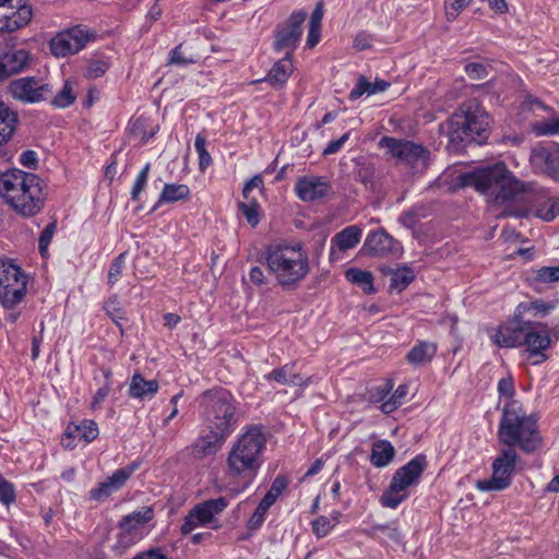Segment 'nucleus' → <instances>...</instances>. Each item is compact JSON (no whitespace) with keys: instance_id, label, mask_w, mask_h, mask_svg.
Instances as JSON below:
<instances>
[{"instance_id":"obj_1","label":"nucleus","mask_w":559,"mask_h":559,"mask_svg":"<svg viewBox=\"0 0 559 559\" xmlns=\"http://www.w3.org/2000/svg\"><path fill=\"white\" fill-rule=\"evenodd\" d=\"M463 187H473L491 207L501 209L497 216L527 217L533 210L545 222L559 215V199L534 182L520 180L503 163L480 167L460 175Z\"/></svg>"},{"instance_id":"obj_2","label":"nucleus","mask_w":559,"mask_h":559,"mask_svg":"<svg viewBox=\"0 0 559 559\" xmlns=\"http://www.w3.org/2000/svg\"><path fill=\"white\" fill-rule=\"evenodd\" d=\"M266 435L260 425H250L242 429L227 454L226 475L242 484V491L255 478L263 464V451L266 447Z\"/></svg>"},{"instance_id":"obj_3","label":"nucleus","mask_w":559,"mask_h":559,"mask_svg":"<svg viewBox=\"0 0 559 559\" xmlns=\"http://www.w3.org/2000/svg\"><path fill=\"white\" fill-rule=\"evenodd\" d=\"M0 197L24 217L39 213L45 202L40 178L15 168L0 175Z\"/></svg>"},{"instance_id":"obj_4","label":"nucleus","mask_w":559,"mask_h":559,"mask_svg":"<svg viewBox=\"0 0 559 559\" xmlns=\"http://www.w3.org/2000/svg\"><path fill=\"white\" fill-rule=\"evenodd\" d=\"M498 440L507 448L519 447L525 453L535 452L543 443L536 419L527 415L516 400L509 401L502 408Z\"/></svg>"},{"instance_id":"obj_5","label":"nucleus","mask_w":559,"mask_h":559,"mask_svg":"<svg viewBox=\"0 0 559 559\" xmlns=\"http://www.w3.org/2000/svg\"><path fill=\"white\" fill-rule=\"evenodd\" d=\"M265 261L283 288L295 287L309 273L308 254L300 245H272L266 249Z\"/></svg>"},{"instance_id":"obj_6","label":"nucleus","mask_w":559,"mask_h":559,"mask_svg":"<svg viewBox=\"0 0 559 559\" xmlns=\"http://www.w3.org/2000/svg\"><path fill=\"white\" fill-rule=\"evenodd\" d=\"M202 416L207 428L228 437L237 426L236 405L233 395L224 390H210L200 400Z\"/></svg>"},{"instance_id":"obj_7","label":"nucleus","mask_w":559,"mask_h":559,"mask_svg":"<svg viewBox=\"0 0 559 559\" xmlns=\"http://www.w3.org/2000/svg\"><path fill=\"white\" fill-rule=\"evenodd\" d=\"M427 466L426 456L416 455L393 474L389 488L382 493L380 502L383 507L396 509L408 497L407 489L419 483Z\"/></svg>"},{"instance_id":"obj_8","label":"nucleus","mask_w":559,"mask_h":559,"mask_svg":"<svg viewBox=\"0 0 559 559\" xmlns=\"http://www.w3.org/2000/svg\"><path fill=\"white\" fill-rule=\"evenodd\" d=\"M489 124V116L476 103L465 104L452 118V140L481 143L487 138Z\"/></svg>"},{"instance_id":"obj_9","label":"nucleus","mask_w":559,"mask_h":559,"mask_svg":"<svg viewBox=\"0 0 559 559\" xmlns=\"http://www.w3.org/2000/svg\"><path fill=\"white\" fill-rule=\"evenodd\" d=\"M552 337L559 338V330L550 329L547 323L526 320L521 347H524L522 355L533 365L538 366L547 361L548 349L551 347Z\"/></svg>"},{"instance_id":"obj_10","label":"nucleus","mask_w":559,"mask_h":559,"mask_svg":"<svg viewBox=\"0 0 559 559\" xmlns=\"http://www.w3.org/2000/svg\"><path fill=\"white\" fill-rule=\"evenodd\" d=\"M27 275L10 260L0 259V305L8 310L15 308L26 295Z\"/></svg>"},{"instance_id":"obj_11","label":"nucleus","mask_w":559,"mask_h":559,"mask_svg":"<svg viewBox=\"0 0 559 559\" xmlns=\"http://www.w3.org/2000/svg\"><path fill=\"white\" fill-rule=\"evenodd\" d=\"M519 455L515 449L507 448L500 451L492 462V475L488 479L478 480L476 488L480 491H501L509 488L515 473Z\"/></svg>"},{"instance_id":"obj_12","label":"nucleus","mask_w":559,"mask_h":559,"mask_svg":"<svg viewBox=\"0 0 559 559\" xmlns=\"http://www.w3.org/2000/svg\"><path fill=\"white\" fill-rule=\"evenodd\" d=\"M378 146L385 150L388 155L397 159L400 163L412 167H427V160L430 155L429 151L413 141L382 136L378 142Z\"/></svg>"},{"instance_id":"obj_13","label":"nucleus","mask_w":559,"mask_h":559,"mask_svg":"<svg viewBox=\"0 0 559 559\" xmlns=\"http://www.w3.org/2000/svg\"><path fill=\"white\" fill-rule=\"evenodd\" d=\"M95 37L96 33L87 26L75 25L59 32L52 37L49 41V48L53 56L64 58L81 51Z\"/></svg>"},{"instance_id":"obj_14","label":"nucleus","mask_w":559,"mask_h":559,"mask_svg":"<svg viewBox=\"0 0 559 559\" xmlns=\"http://www.w3.org/2000/svg\"><path fill=\"white\" fill-rule=\"evenodd\" d=\"M12 97L24 104L46 102L53 93L52 86L37 76L15 79L9 84Z\"/></svg>"},{"instance_id":"obj_15","label":"nucleus","mask_w":559,"mask_h":559,"mask_svg":"<svg viewBox=\"0 0 559 559\" xmlns=\"http://www.w3.org/2000/svg\"><path fill=\"white\" fill-rule=\"evenodd\" d=\"M33 15L27 0H0V33H13L27 26Z\"/></svg>"},{"instance_id":"obj_16","label":"nucleus","mask_w":559,"mask_h":559,"mask_svg":"<svg viewBox=\"0 0 559 559\" xmlns=\"http://www.w3.org/2000/svg\"><path fill=\"white\" fill-rule=\"evenodd\" d=\"M306 17L307 14L304 11L292 13L285 26L276 31L275 41L273 45L275 51H285V56H292L300 40L301 25Z\"/></svg>"},{"instance_id":"obj_17","label":"nucleus","mask_w":559,"mask_h":559,"mask_svg":"<svg viewBox=\"0 0 559 559\" xmlns=\"http://www.w3.org/2000/svg\"><path fill=\"white\" fill-rule=\"evenodd\" d=\"M526 319L518 318L514 310L513 316L498 325L496 329L489 331L491 342L502 348H518L521 347V338L523 335Z\"/></svg>"},{"instance_id":"obj_18","label":"nucleus","mask_w":559,"mask_h":559,"mask_svg":"<svg viewBox=\"0 0 559 559\" xmlns=\"http://www.w3.org/2000/svg\"><path fill=\"white\" fill-rule=\"evenodd\" d=\"M530 163L533 170L559 181V144L536 145L532 148Z\"/></svg>"},{"instance_id":"obj_19","label":"nucleus","mask_w":559,"mask_h":559,"mask_svg":"<svg viewBox=\"0 0 559 559\" xmlns=\"http://www.w3.org/2000/svg\"><path fill=\"white\" fill-rule=\"evenodd\" d=\"M361 251L374 258L399 257L402 246L385 229L380 228L367 235Z\"/></svg>"},{"instance_id":"obj_20","label":"nucleus","mask_w":559,"mask_h":559,"mask_svg":"<svg viewBox=\"0 0 559 559\" xmlns=\"http://www.w3.org/2000/svg\"><path fill=\"white\" fill-rule=\"evenodd\" d=\"M331 181L323 176H302L295 185L296 195L304 202H313L328 195Z\"/></svg>"},{"instance_id":"obj_21","label":"nucleus","mask_w":559,"mask_h":559,"mask_svg":"<svg viewBox=\"0 0 559 559\" xmlns=\"http://www.w3.org/2000/svg\"><path fill=\"white\" fill-rule=\"evenodd\" d=\"M136 468L138 464L132 463L124 468L115 471L111 476L90 491V498L94 501L106 500L112 492L119 490L126 484Z\"/></svg>"},{"instance_id":"obj_22","label":"nucleus","mask_w":559,"mask_h":559,"mask_svg":"<svg viewBox=\"0 0 559 559\" xmlns=\"http://www.w3.org/2000/svg\"><path fill=\"white\" fill-rule=\"evenodd\" d=\"M153 516L154 512L150 507H144L141 510L134 511L124 516L120 523V526L123 531L119 534V544L123 545L124 547L132 544V532L150 522Z\"/></svg>"},{"instance_id":"obj_23","label":"nucleus","mask_w":559,"mask_h":559,"mask_svg":"<svg viewBox=\"0 0 559 559\" xmlns=\"http://www.w3.org/2000/svg\"><path fill=\"white\" fill-rule=\"evenodd\" d=\"M28 63L29 53L24 49H13L0 55V82L22 72Z\"/></svg>"},{"instance_id":"obj_24","label":"nucleus","mask_w":559,"mask_h":559,"mask_svg":"<svg viewBox=\"0 0 559 559\" xmlns=\"http://www.w3.org/2000/svg\"><path fill=\"white\" fill-rule=\"evenodd\" d=\"M226 438V436L209 429V432L200 436L191 445V456L194 460H202L209 455H214Z\"/></svg>"},{"instance_id":"obj_25","label":"nucleus","mask_w":559,"mask_h":559,"mask_svg":"<svg viewBox=\"0 0 559 559\" xmlns=\"http://www.w3.org/2000/svg\"><path fill=\"white\" fill-rule=\"evenodd\" d=\"M437 350V343L430 341H418L407 353L405 359L413 367L426 366L432 361Z\"/></svg>"},{"instance_id":"obj_26","label":"nucleus","mask_w":559,"mask_h":559,"mask_svg":"<svg viewBox=\"0 0 559 559\" xmlns=\"http://www.w3.org/2000/svg\"><path fill=\"white\" fill-rule=\"evenodd\" d=\"M293 62L290 57L285 56L273 64L265 78L253 81L252 83L266 82L274 88H278L287 82L288 78L293 73Z\"/></svg>"},{"instance_id":"obj_27","label":"nucleus","mask_w":559,"mask_h":559,"mask_svg":"<svg viewBox=\"0 0 559 559\" xmlns=\"http://www.w3.org/2000/svg\"><path fill=\"white\" fill-rule=\"evenodd\" d=\"M361 234V228L356 225L347 226L338 231L331 240L330 255L333 257L335 254L334 247L342 252L356 247L360 241Z\"/></svg>"},{"instance_id":"obj_28","label":"nucleus","mask_w":559,"mask_h":559,"mask_svg":"<svg viewBox=\"0 0 559 559\" xmlns=\"http://www.w3.org/2000/svg\"><path fill=\"white\" fill-rule=\"evenodd\" d=\"M158 382L156 380H145L144 377L135 372L128 390V395L135 400L152 399L158 391Z\"/></svg>"},{"instance_id":"obj_29","label":"nucleus","mask_w":559,"mask_h":559,"mask_svg":"<svg viewBox=\"0 0 559 559\" xmlns=\"http://www.w3.org/2000/svg\"><path fill=\"white\" fill-rule=\"evenodd\" d=\"M295 364H286L278 369H274L265 374L266 380H274L277 383L292 385V386H306L309 383V378L305 379L300 373L294 371Z\"/></svg>"},{"instance_id":"obj_30","label":"nucleus","mask_w":559,"mask_h":559,"mask_svg":"<svg viewBox=\"0 0 559 559\" xmlns=\"http://www.w3.org/2000/svg\"><path fill=\"white\" fill-rule=\"evenodd\" d=\"M228 506V500L224 497L205 500L198 503L193 509L199 515L201 522L207 524L213 521L215 515L222 513Z\"/></svg>"},{"instance_id":"obj_31","label":"nucleus","mask_w":559,"mask_h":559,"mask_svg":"<svg viewBox=\"0 0 559 559\" xmlns=\"http://www.w3.org/2000/svg\"><path fill=\"white\" fill-rule=\"evenodd\" d=\"M191 191L187 185L182 183H166L159 194L156 204L153 207L155 211L158 206L165 203H174L190 198Z\"/></svg>"},{"instance_id":"obj_32","label":"nucleus","mask_w":559,"mask_h":559,"mask_svg":"<svg viewBox=\"0 0 559 559\" xmlns=\"http://www.w3.org/2000/svg\"><path fill=\"white\" fill-rule=\"evenodd\" d=\"M389 86L390 83L384 80L376 79L374 82H369L365 76H360L356 85L349 92L348 98L350 100H356L364 94L372 95L384 92Z\"/></svg>"},{"instance_id":"obj_33","label":"nucleus","mask_w":559,"mask_h":559,"mask_svg":"<svg viewBox=\"0 0 559 559\" xmlns=\"http://www.w3.org/2000/svg\"><path fill=\"white\" fill-rule=\"evenodd\" d=\"M98 436V427L94 420H83L81 424H69L66 430L68 439H79L84 442H92Z\"/></svg>"},{"instance_id":"obj_34","label":"nucleus","mask_w":559,"mask_h":559,"mask_svg":"<svg viewBox=\"0 0 559 559\" xmlns=\"http://www.w3.org/2000/svg\"><path fill=\"white\" fill-rule=\"evenodd\" d=\"M395 449L388 440H380L372 444L370 462L376 467H385L394 459Z\"/></svg>"},{"instance_id":"obj_35","label":"nucleus","mask_w":559,"mask_h":559,"mask_svg":"<svg viewBox=\"0 0 559 559\" xmlns=\"http://www.w3.org/2000/svg\"><path fill=\"white\" fill-rule=\"evenodd\" d=\"M17 123V115L0 100V146L13 135Z\"/></svg>"},{"instance_id":"obj_36","label":"nucleus","mask_w":559,"mask_h":559,"mask_svg":"<svg viewBox=\"0 0 559 559\" xmlns=\"http://www.w3.org/2000/svg\"><path fill=\"white\" fill-rule=\"evenodd\" d=\"M75 82L67 80L63 83L62 88L50 100L51 106L56 108H67L71 106L76 99V93L74 90Z\"/></svg>"},{"instance_id":"obj_37","label":"nucleus","mask_w":559,"mask_h":559,"mask_svg":"<svg viewBox=\"0 0 559 559\" xmlns=\"http://www.w3.org/2000/svg\"><path fill=\"white\" fill-rule=\"evenodd\" d=\"M555 306L552 304L545 302L543 299H536L531 302H521L516 306V317L524 318L525 314L534 312V314H540L542 317H545L548 314Z\"/></svg>"},{"instance_id":"obj_38","label":"nucleus","mask_w":559,"mask_h":559,"mask_svg":"<svg viewBox=\"0 0 559 559\" xmlns=\"http://www.w3.org/2000/svg\"><path fill=\"white\" fill-rule=\"evenodd\" d=\"M415 280L414 271L404 265L392 272L390 288L392 290L402 292Z\"/></svg>"},{"instance_id":"obj_39","label":"nucleus","mask_w":559,"mask_h":559,"mask_svg":"<svg viewBox=\"0 0 559 559\" xmlns=\"http://www.w3.org/2000/svg\"><path fill=\"white\" fill-rule=\"evenodd\" d=\"M345 276L350 283L361 286L365 292H374L373 276L371 272L359 269H349L346 271Z\"/></svg>"},{"instance_id":"obj_40","label":"nucleus","mask_w":559,"mask_h":559,"mask_svg":"<svg viewBox=\"0 0 559 559\" xmlns=\"http://www.w3.org/2000/svg\"><path fill=\"white\" fill-rule=\"evenodd\" d=\"M146 127L147 120L145 118H136L129 126L130 134L141 143H146L157 131V127H152L150 131L146 130Z\"/></svg>"},{"instance_id":"obj_41","label":"nucleus","mask_w":559,"mask_h":559,"mask_svg":"<svg viewBox=\"0 0 559 559\" xmlns=\"http://www.w3.org/2000/svg\"><path fill=\"white\" fill-rule=\"evenodd\" d=\"M407 392H408V386L406 384H400L395 389V391L391 395V397L381 404V406H380L381 412L384 414H391L394 411H396L403 404V401H404L405 396L407 395Z\"/></svg>"},{"instance_id":"obj_42","label":"nucleus","mask_w":559,"mask_h":559,"mask_svg":"<svg viewBox=\"0 0 559 559\" xmlns=\"http://www.w3.org/2000/svg\"><path fill=\"white\" fill-rule=\"evenodd\" d=\"M286 487H287L286 478L282 477V476H277L273 480L270 489L267 490V492L264 495V497L262 498V500L260 502L263 503L264 506H266V508H271L275 503L277 498L282 495V492L285 490Z\"/></svg>"},{"instance_id":"obj_43","label":"nucleus","mask_w":559,"mask_h":559,"mask_svg":"<svg viewBox=\"0 0 559 559\" xmlns=\"http://www.w3.org/2000/svg\"><path fill=\"white\" fill-rule=\"evenodd\" d=\"M238 209L251 226L254 227L259 224V203L255 199L246 202H239Z\"/></svg>"},{"instance_id":"obj_44","label":"nucleus","mask_w":559,"mask_h":559,"mask_svg":"<svg viewBox=\"0 0 559 559\" xmlns=\"http://www.w3.org/2000/svg\"><path fill=\"white\" fill-rule=\"evenodd\" d=\"M103 373L105 377V384L96 391L91 402V407L94 411L99 409L102 407L103 402L108 396L111 390V371L109 369H104Z\"/></svg>"},{"instance_id":"obj_45","label":"nucleus","mask_w":559,"mask_h":559,"mask_svg":"<svg viewBox=\"0 0 559 559\" xmlns=\"http://www.w3.org/2000/svg\"><path fill=\"white\" fill-rule=\"evenodd\" d=\"M109 69V63L104 59H90L86 62L84 74L88 79H98L103 76Z\"/></svg>"},{"instance_id":"obj_46","label":"nucleus","mask_w":559,"mask_h":559,"mask_svg":"<svg viewBox=\"0 0 559 559\" xmlns=\"http://www.w3.org/2000/svg\"><path fill=\"white\" fill-rule=\"evenodd\" d=\"M472 2L473 0H444L443 7L447 21L453 22Z\"/></svg>"},{"instance_id":"obj_47","label":"nucleus","mask_w":559,"mask_h":559,"mask_svg":"<svg viewBox=\"0 0 559 559\" xmlns=\"http://www.w3.org/2000/svg\"><path fill=\"white\" fill-rule=\"evenodd\" d=\"M151 165L147 163L141 171L138 174L133 187L131 189V199L133 201H139L141 193L144 191L147 185L148 175H150Z\"/></svg>"},{"instance_id":"obj_48","label":"nucleus","mask_w":559,"mask_h":559,"mask_svg":"<svg viewBox=\"0 0 559 559\" xmlns=\"http://www.w3.org/2000/svg\"><path fill=\"white\" fill-rule=\"evenodd\" d=\"M194 147L199 155L200 169L204 170L212 164V157L206 150V139L201 133L195 136Z\"/></svg>"},{"instance_id":"obj_49","label":"nucleus","mask_w":559,"mask_h":559,"mask_svg":"<svg viewBox=\"0 0 559 559\" xmlns=\"http://www.w3.org/2000/svg\"><path fill=\"white\" fill-rule=\"evenodd\" d=\"M312 533L320 539L325 537L335 527L333 520H329L328 516L320 515L311 522Z\"/></svg>"},{"instance_id":"obj_50","label":"nucleus","mask_w":559,"mask_h":559,"mask_svg":"<svg viewBox=\"0 0 559 559\" xmlns=\"http://www.w3.org/2000/svg\"><path fill=\"white\" fill-rule=\"evenodd\" d=\"M195 58L193 55H187L182 50V45L176 46L169 53V63L177 67H186L188 64L194 63Z\"/></svg>"},{"instance_id":"obj_51","label":"nucleus","mask_w":559,"mask_h":559,"mask_svg":"<svg viewBox=\"0 0 559 559\" xmlns=\"http://www.w3.org/2000/svg\"><path fill=\"white\" fill-rule=\"evenodd\" d=\"M126 255V252H122L112 261L108 271V284L110 286L115 285L121 278Z\"/></svg>"},{"instance_id":"obj_52","label":"nucleus","mask_w":559,"mask_h":559,"mask_svg":"<svg viewBox=\"0 0 559 559\" xmlns=\"http://www.w3.org/2000/svg\"><path fill=\"white\" fill-rule=\"evenodd\" d=\"M533 131L537 135L559 134V119H552L550 121L537 122L533 126Z\"/></svg>"},{"instance_id":"obj_53","label":"nucleus","mask_w":559,"mask_h":559,"mask_svg":"<svg viewBox=\"0 0 559 559\" xmlns=\"http://www.w3.org/2000/svg\"><path fill=\"white\" fill-rule=\"evenodd\" d=\"M535 280L540 283H554L559 281V266H543L536 272Z\"/></svg>"},{"instance_id":"obj_54","label":"nucleus","mask_w":559,"mask_h":559,"mask_svg":"<svg viewBox=\"0 0 559 559\" xmlns=\"http://www.w3.org/2000/svg\"><path fill=\"white\" fill-rule=\"evenodd\" d=\"M55 231H56V223H50L40 233V236L38 239V247H39V252L43 257H45L47 253L48 247L51 242Z\"/></svg>"},{"instance_id":"obj_55","label":"nucleus","mask_w":559,"mask_h":559,"mask_svg":"<svg viewBox=\"0 0 559 559\" xmlns=\"http://www.w3.org/2000/svg\"><path fill=\"white\" fill-rule=\"evenodd\" d=\"M15 500V490L13 485L0 474V502L9 506Z\"/></svg>"},{"instance_id":"obj_56","label":"nucleus","mask_w":559,"mask_h":559,"mask_svg":"<svg viewBox=\"0 0 559 559\" xmlns=\"http://www.w3.org/2000/svg\"><path fill=\"white\" fill-rule=\"evenodd\" d=\"M204 525L203 522H201L199 515L195 513V510L192 509L189 511V513L186 515L183 523L181 525V534L188 535L190 534L194 528L198 526Z\"/></svg>"},{"instance_id":"obj_57","label":"nucleus","mask_w":559,"mask_h":559,"mask_svg":"<svg viewBox=\"0 0 559 559\" xmlns=\"http://www.w3.org/2000/svg\"><path fill=\"white\" fill-rule=\"evenodd\" d=\"M118 301L116 299H110L105 304V310L107 314L111 318V320L121 328V322L124 320L123 311L118 307Z\"/></svg>"},{"instance_id":"obj_58","label":"nucleus","mask_w":559,"mask_h":559,"mask_svg":"<svg viewBox=\"0 0 559 559\" xmlns=\"http://www.w3.org/2000/svg\"><path fill=\"white\" fill-rule=\"evenodd\" d=\"M420 219L419 210L416 207H413L406 212H404L400 217L399 222L405 226L406 228H414Z\"/></svg>"},{"instance_id":"obj_59","label":"nucleus","mask_w":559,"mask_h":559,"mask_svg":"<svg viewBox=\"0 0 559 559\" xmlns=\"http://www.w3.org/2000/svg\"><path fill=\"white\" fill-rule=\"evenodd\" d=\"M270 508H266V506H264L263 503L259 502L255 511L253 512V514L251 515L249 522H248V526L249 528L251 530H257L259 528L264 519H265V514L267 512Z\"/></svg>"},{"instance_id":"obj_60","label":"nucleus","mask_w":559,"mask_h":559,"mask_svg":"<svg viewBox=\"0 0 559 559\" xmlns=\"http://www.w3.org/2000/svg\"><path fill=\"white\" fill-rule=\"evenodd\" d=\"M263 188V178L261 175H254L250 180H248L242 189V197L246 201H250L253 198H251V191L253 189H262Z\"/></svg>"},{"instance_id":"obj_61","label":"nucleus","mask_w":559,"mask_h":559,"mask_svg":"<svg viewBox=\"0 0 559 559\" xmlns=\"http://www.w3.org/2000/svg\"><path fill=\"white\" fill-rule=\"evenodd\" d=\"M466 74L474 80H480L486 78L487 69L481 63L472 62L465 66Z\"/></svg>"},{"instance_id":"obj_62","label":"nucleus","mask_w":559,"mask_h":559,"mask_svg":"<svg viewBox=\"0 0 559 559\" xmlns=\"http://www.w3.org/2000/svg\"><path fill=\"white\" fill-rule=\"evenodd\" d=\"M498 392L500 395L512 397L514 395V383L511 377H504L498 382Z\"/></svg>"},{"instance_id":"obj_63","label":"nucleus","mask_w":559,"mask_h":559,"mask_svg":"<svg viewBox=\"0 0 559 559\" xmlns=\"http://www.w3.org/2000/svg\"><path fill=\"white\" fill-rule=\"evenodd\" d=\"M372 36L367 33H359L356 35L354 39V48L358 51H362L371 48L372 46Z\"/></svg>"},{"instance_id":"obj_64","label":"nucleus","mask_w":559,"mask_h":559,"mask_svg":"<svg viewBox=\"0 0 559 559\" xmlns=\"http://www.w3.org/2000/svg\"><path fill=\"white\" fill-rule=\"evenodd\" d=\"M133 559H169L160 548H151L136 554Z\"/></svg>"}]
</instances>
